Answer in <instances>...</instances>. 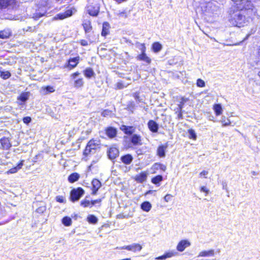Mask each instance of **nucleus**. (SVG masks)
<instances>
[{"label":"nucleus","mask_w":260,"mask_h":260,"mask_svg":"<svg viewBox=\"0 0 260 260\" xmlns=\"http://www.w3.org/2000/svg\"><path fill=\"white\" fill-rule=\"evenodd\" d=\"M253 19H248V15L244 12L241 11H237L232 16V23L233 24L239 27L243 26Z\"/></svg>","instance_id":"1"},{"label":"nucleus","mask_w":260,"mask_h":260,"mask_svg":"<svg viewBox=\"0 0 260 260\" xmlns=\"http://www.w3.org/2000/svg\"><path fill=\"white\" fill-rule=\"evenodd\" d=\"M241 2L238 8L240 9V11L244 12L248 15V19H253L256 14V9L249 1H242Z\"/></svg>","instance_id":"2"},{"label":"nucleus","mask_w":260,"mask_h":260,"mask_svg":"<svg viewBox=\"0 0 260 260\" xmlns=\"http://www.w3.org/2000/svg\"><path fill=\"white\" fill-rule=\"evenodd\" d=\"M99 142L95 140H90L87 143L83 152L84 156L87 157L95 153L96 150L99 148Z\"/></svg>","instance_id":"3"},{"label":"nucleus","mask_w":260,"mask_h":260,"mask_svg":"<svg viewBox=\"0 0 260 260\" xmlns=\"http://www.w3.org/2000/svg\"><path fill=\"white\" fill-rule=\"evenodd\" d=\"M84 193V191L82 188L78 187L77 188H74L71 191L70 200L73 202L77 201L81 198Z\"/></svg>","instance_id":"4"},{"label":"nucleus","mask_w":260,"mask_h":260,"mask_svg":"<svg viewBox=\"0 0 260 260\" xmlns=\"http://www.w3.org/2000/svg\"><path fill=\"white\" fill-rule=\"evenodd\" d=\"M117 249H126L129 251L133 252L140 251L142 250V246L138 243H133L129 245L124 246L121 247H117Z\"/></svg>","instance_id":"5"},{"label":"nucleus","mask_w":260,"mask_h":260,"mask_svg":"<svg viewBox=\"0 0 260 260\" xmlns=\"http://www.w3.org/2000/svg\"><path fill=\"white\" fill-rule=\"evenodd\" d=\"M190 245V243L187 240L180 241L177 245L176 249L178 251L182 252L186 248Z\"/></svg>","instance_id":"6"},{"label":"nucleus","mask_w":260,"mask_h":260,"mask_svg":"<svg viewBox=\"0 0 260 260\" xmlns=\"http://www.w3.org/2000/svg\"><path fill=\"white\" fill-rule=\"evenodd\" d=\"M100 10V8L97 5H90L87 7V11L89 14L91 16H97Z\"/></svg>","instance_id":"7"},{"label":"nucleus","mask_w":260,"mask_h":260,"mask_svg":"<svg viewBox=\"0 0 260 260\" xmlns=\"http://www.w3.org/2000/svg\"><path fill=\"white\" fill-rule=\"evenodd\" d=\"M72 10L71 9L67 10L65 12L62 13H59L56 15L54 18V20H62L66 18L69 17L72 15Z\"/></svg>","instance_id":"8"},{"label":"nucleus","mask_w":260,"mask_h":260,"mask_svg":"<svg viewBox=\"0 0 260 260\" xmlns=\"http://www.w3.org/2000/svg\"><path fill=\"white\" fill-rule=\"evenodd\" d=\"M92 194L95 195L96 194L98 190L101 188L102 184L99 180L94 179L92 181Z\"/></svg>","instance_id":"9"},{"label":"nucleus","mask_w":260,"mask_h":260,"mask_svg":"<svg viewBox=\"0 0 260 260\" xmlns=\"http://www.w3.org/2000/svg\"><path fill=\"white\" fill-rule=\"evenodd\" d=\"M118 154L119 150L115 147L110 148L108 151L109 157L111 159L115 158L118 156Z\"/></svg>","instance_id":"10"},{"label":"nucleus","mask_w":260,"mask_h":260,"mask_svg":"<svg viewBox=\"0 0 260 260\" xmlns=\"http://www.w3.org/2000/svg\"><path fill=\"white\" fill-rule=\"evenodd\" d=\"M147 176L148 173L147 172H143L136 175L134 179L138 183H143L146 180Z\"/></svg>","instance_id":"11"},{"label":"nucleus","mask_w":260,"mask_h":260,"mask_svg":"<svg viewBox=\"0 0 260 260\" xmlns=\"http://www.w3.org/2000/svg\"><path fill=\"white\" fill-rule=\"evenodd\" d=\"M167 147V145L159 146L157 149V155L160 157H165Z\"/></svg>","instance_id":"12"},{"label":"nucleus","mask_w":260,"mask_h":260,"mask_svg":"<svg viewBox=\"0 0 260 260\" xmlns=\"http://www.w3.org/2000/svg\"><path fill=\"white\" fill-rule=\"evenodd\" d=\"M121 161L125 165H129L133 160V157L129 154L122 156L120 158Z\"/></svg>","instance_id":"13"},{"label":"nucleus","mask_w":260,"mask_h":260,"mask_svg":"<svg viewBox=\"0 0 260 260\" xmlns=\"http://www.w3.org/2000/svg\"><path fill=\"white\" fill-rule=\"evenodd\" d=\"M131 142L134 145H142L141 136L138 135L134 134L131 137Z\"/></svg>","instance_id":"14"},{"label":"nucleus","mask_w":260,"mask_h":260,"mask_svg":"<svg viewBox=\"0 0 260 260\" xmlns=\"http://www.w3.org/2000/svg\"><path fill=\"white\" fill-rule=\"evenodd\" d=\"M12 35V31L9 28H5L0 31V38L5 39L9 38Z\"/></svg>","instance_id":"15"},{"label":"nucleus","mask_w":260,"mask_h":260,"mask_svg":"<svg viewBox=\"0 0 260 260\" xmlns=\"http://www.w3.org/2000/svg\"><path fill=\"white\" fill-rule=\"evenodd\" d=\"M148 126L149 129L154 133L157 132L158 130V124L153 120H149L148 123Z\"/></svg>","instance_id":"16"},{"label":"nucleus","mask_w":260,"mask_h":260,"mask_svg":"<svg viewBox=\"0 0 260 260\" xmlns=\"http://www.w3.org/2000/svg\"><path fill=\"white\" fill-rule=\"evenodd\" d=\"M80 59V57L77 56L74 58H71L69 60V65L68 66L71 68H74L77 66L78 63H79V60Z\"/></svg>","instance_id":"17"},{"label":"nucleus","mask_w":260,"mask_h":260,"mask_svg":"<svg viewBox=\"0 0 260 260\" xmlns=\"http://www.w3.org/2000/svg\"><path fill=\"white\" fill-rule=\"evenodd\" d=\"M167 167L166 166L159 163L154 164L151 168V170L153 171V173H155V171L158 169L161 170L163 171H165Z\"/></svg>","instance_id":"18"},{"label":"nucleus","mask_w":260,"mask_h":260,"mask_svg":"<svg viewBox=\"0 0 260 260\" xmlns=\"http://www.w3.org/2000/svg\"><path fill=\"white\" fill-rule=\"evenodd\" d=\"M214 253V250L213 249H210L208 251H202L200 252L198 257L213 256Z\"/></svg>","instance_id":"19"},{"label":"nucleus","mask_w":260,"mask_h":260,"mask_svg":"<svg viewBox=\"0 0 260 260\" xmlns=\"http://www.w3.org/2000/svg\"><path fill=\"white\" fill-rule=\"evenodd\" d=\"M15 3V0H0V5L3 8L12 6Z\"/></svg>","instance_id":"20"},{"label":"nucleus","mask_w":260,"mask_h":260,"mask_svg":"<svg viewBox=\"0 0 260 260\" xmlns=\"http://www.w3.org/2000/svg\"><path fill=\"white\" fill-rule=\"evenodd\" d=\"M120 129L121 131H123L125 134L128 135L132 134L135 131V129L133 126H127L124 125H122Z\"/></svg>","instance_id":"21"},{"label":"nucleus","mask_w":260,"mask_h":260,"mask_svg":"<svg viewBox=\"0 0 260 260\" xmlns=\"http://www.w3.org/2000/svg\"><path fill=\"white\" fill-rule=\"evenodd\" d=\"M151 204L147 201L142 203L141 205V209L147 212H149L151 210Z\"/></svg>","instance_id":"22"},{"label":"nucleus","mask_w":260,"mask_h":260,"mask_svg":"<svg viewBox=\"0 0 260 260\" xmlns=\"http://www.w3.org/2000/svg\"><path fill=\"white\" fill-rule=\"evenodd\" d=\"M23 162L24 160H21V162L16 167L10 169L7 172V173L13 174L17 172L19 170H20L22 168V166L23 165Z\"/></svg>","instance_id":"23"},{"label":"nucleus","mask_w":260,"mask_h":260,"mask_svg":"<svg viewBox=\"0 0 260 260\" xmlns=\"http://www.w3.org/2000/svg\"><path fill=\"white\" fill-rule=\"evenodd\" d=\"M84 75L86 77L90 78L93 77L95 73L91 68H88L84 71Z\"/></svg>","instance_id":"24"},{"label":"nucleus","mask_w":260,"mask_h":260,"mask_svg":"<svg viewBox=\"0 0 260 260\" xmlns=\"http://www.w3.org/2000/svg\"><path fill=\"white\" fill-rule=\"evenodd\" d=\"M29 96V92H23L18 97L17 100L18 101H20L21 102H25L28 99Z\"/></svg>","instance_id":"25"},{"label":"nucleus","mask_w":260,"mask_h":260,"mask_svg":"<svg viewBox=\"0 0 260 260\" xmlns=\"http://www.w3.org/2000/svg\"><path fill=\"white\" fill-rule=\"evenodd\" d=\"M79 175L77 173L71 174L68 177V180L71 183H73L77 181L79 178Z\"/></svg>","instance_id":"26"},{"label":"nucleus","mask_w":260,"mask_h":260,"mask_svg":"<svg viewBox=\"0 0 260 260\" xmlns=\"http://www.w3.org/2000/svg\"><path fill=\"white\" fill-rule=\"evenodd\" d=\"M106 134L108 137L113 138L116 135V130L113 127H109L106 130Z\"/></svg>","instance_id":"27"},{"label":"nucleus","mask_w":260,"mask_h":260,"mask_svg":"<svg viewBox=\"0 0 260 260\" xmlns=\"http://www.w3.org/2000/svg\"><path fill=\"white\" fill-rule=\"evenodd\" d=\"M213 110L217 116L221 115L223 111L220 104H215L213 106Z\"/></svg>","instance_id":"28"},{"label":"nucleus","mask_w":260,"mask_h":260,"mask_svg":"<svg viewBox=\"0 0 260 260\" xmlns=\"http://www.w3.org/2000/svg\"><path fill=\"white\" fill-rule=\"evenodd\" d=\"M83 26L85 32H89L91 30L90 22L88 20H85L83 23Z\"/></svg>","instance_id":"29"},{"label":"nucleus","mask_w":260,"mask_h":260,"mask_svg":"<svg viewBox=\"0 0 260 260\" xmlns=\"http://www.w3.org/2000/svg\"><path fill=\"white\" fill-rule=\"evenodd\" d=\"M114 14L117 17H118L119 18H126L128 16L127 13L125 10H123L122 11L119 10L116 11Z\"/></svg>","instance_id":"30"},{"label":"nucleus","mask_w":260,"mask_h":260,"mask_svg":"<svg viewBox=\"0 0 260 260\" xmlns=\"http://www.w3.org/2000/svg\"><path fill=\"white\" fill-rule=\"evenodd\" d=\"M62 223L65 226H69L72 224V220L70 217L66 216L62 218Z\"/></svg>","instance_id":"31"},{"label":"nucleus","mask_w":260,"mask_h":260,"mask_svg":"<svg viewBox=\"0 0 260 260\" xmlns=\"http://www.w3.org/2000/svg\"><path fill=\"white\" fill-rule=\"evenodd\" d=\"M138 58L140 60H143L148 63H149L151 62V59L146 55L144 52H143L141 54H140L138 56Z\"/></svg>","instance_id":"32"},{"label":"nucleus","mask_w":260,"mask_h":260,"mask_svg":"<svg viewBox=\"0 0 260 260\" xmlns=\"http://www.w3.org/2000/svg\"><path fill=\"white\" fill-rule=\"evenodd\" d=\"M87 220L89 223L92 224H95L98 222V221L97 217L93 215H89L87 218Z\"/></svg>","instance_id":"33"},{"label":"nucleus","mask_w":260,"mask_h":260,"mask_svg":"<svg viewBox=\"0 0 260 260\" xmlns=\"http://www.w3.org/2000/svg\"><path fill=\"white\" fill-rule=\"evenodd\" d=\"M152 49L155 52L160 51L162 49V46L158 42H155L152 45Z\"/></svg>","instance_id":"34"},{"label":"nucleus","mask_w":260,"mask_h":260,"mask_svg":"<svg viewBox=\"0 0 260 260\" xmlns=\"http://www.w3.org/2000/svg\"><path fill=\"white\" fill-rule=\"evenodd\" d=\"M222 124V126H227L231 124V122L228 118H226L225 116H222L221 117V119L220 120Z\"/></svg>","instance_id":"35"},{"label":"nucleus","mask_w":260,"mask_h":260,"mask_svg":"<svg viewBox=\"0 0 260 260\" xmlns=\"http://www.w3.org/2000/svg\"><path fill=\"white\" fill-rule=\"evenodd\" d=\"M189 99L184 96H181L180 99V104L178 105V108L183 109L184 104L187 102Z\"/></svg>","instance_id":"36"},{"label":"nucleus","mask_w":260,"mask_h":260,"mask_svg":"<svg viewBox=\"0 0 260 260\" xmlns=\"http://www.w3.org/2000/svg\"><path fill=\"white\" fill-rule=\"evenodd\" d=\"M162 180V177L161 175H157L151 179V182L154 184H157Z\"/></svg>","instance_id":"37"},{"label":"nucleus","mask_w":260,"mask_h":260,"mask_svg":"<svg viewBox=\"0 0 260 260\" xmlns=\"http://www.w3.org/2000/svg\"><path fill=\"white\" fill-rule=\"evenodd\" d=\"M109 25L107 23H104L103 25V30L102 31V35L106 36L108 34Z\"/></svg>","instance_id":"38"},{"label":"nucleus","mask_w":260,"mask_h":260,"mask_svg":"<svg viewBox=\"0 0 260 260\" xmlns=\"http://www.w3.org/2000/svg\"><path fill=\"white\" fill-rule=\"evenodd\" d=\"M84 81L82 78L78 79L75 81L74 86L75 87L79 88L83 85Z\"/></svg>","instance_id":"39"},{"label":"nucleus","mask_w":260,"mask_h":260,"mask_svg":"<svg viewBox=\"0 0 260 260\" xmlns=\"http://www.w3.org/2000/svg\"><path fill=\"white\" fill-rule=\"evenodd\" d=\"M167 258L172 257L178 255V252L175 250H171L165 253Z\"/></svg>","instance_id":"40"},{"label":"nucleus","mask_w":260,"mask_h":260,"mask_svg":"<svg viewBox=\"0 0 260 260\" xmlns=\"http://www.w3.org/2000/svg\"><path fill=\"white\" fill-rule=\"evenodd\" d=\"M42 89L45 92V93L53 92L55 91L54 87L50 86L42 87Z\"/></svg>","instance_id":"41"},{"label":"nucleus","mask_w":260,"mask_h":260,"mask_svg":"<svg viewBox=\"0 0 260 260\" xmlns=\"http://www.w3.org/2000/svg\"><path fill=\"white\" fill-rule=\"evenodd\" d=\"M188 133L189 135V138L190 139H192L193 140H196L197 135L193 129H190L188 131Z\"/></svg>","instance_id":"42"},{"label":"nucleus","mask_w":260,"mask_h":260,"mask_svg":"<svg viewBox=\"0 0 260 260\" xmlns=\"http://www.w3.org/2000/svg\"><path fill=\"white\" fill-rule=\"evenodd\" d=\"M1 77L4 79H7L11 76V74L8 71L1 72Z\"/></svg>","instance_id":"43"},{"label":"nucleus","mask_w":260,"mask_h":260,"mask_svg":"<svg viewBox=\"0 0 260 260\" xmlns=\"http://www.w3.org/2000/svg\"><path fill=\"white\" fill-rule=\"evenodd\" d=\"M45 13L37 12L32 15V17L37 20L44 15Z\"/></svg>","instance_id":"44"},{"label":"nucleus","mask_w":260,"mask_h":260,"mask_svg":"<svg viewBox=\"0 0 260 260\" xmlns=\"http://www.w3.org/2000/svg\"><path fill=\"white\" fill-rule=\"evenodd\" d=\"M81 205L84 207H87L91 205V202L88 200H84L81 202Z\"/></svg>","instance_id":"45"},{"label":"nucleus","mask_w":260,"mask_h":260,"mask_svg":"<svg viewBox=\"0 0 260 260\" xmlns=\"http://www.w3.org/2000/svg\"><path fill=\"white\" fill-rule=\"evenodd\" d=\"M176 113L177 114V118L178 119H182L183 118L182 109L178 108L176 111Z\"/></svg>","instance_id":"46"},{"label":"nucleus","mask_w":260,"mask_h":260,"mask_svg":"<svg viewBox=\"0 0 260 260\" xmlns=\"http://www.w3.org/2000/svg\"><path fill=\"white\" fill-rule=\"evenodd\" d=\"M56 201L58 202L64 203L66 202L65 198L61 196H58L56 197Z\"/></svg>","instance_id":"47"},{"label":"nucleus","mask_w":260,"mask_h":260,"mask_svg":"<svg viewBox=\"0 0 260 260\" xmlns=\"http://www.w3.org/2000/svg\"><path fill=\"white\" fill-rule=\"evenodd\" d=\"M197 85L198 87H203L205 86V82L203 80H202L201 79H199L197 80Z\"/></svg>","instance_id":"48"},{"label":"nucleus","mask_w":260,"mask_h":260,"mask_svg":"<svg viewBox=\"0 0 260 260\" xmlns=\"http://www.w3.org/2000/svg\"><path fill=\"white\" fill-rule=\"evenodd\" d=\"M46 210V207L45 206H40L36 209V212L39 213H42Z\"/></svg>","instance_id":"49"},{"label":"nucleus","mask_w":260,"mask_h":260,"mask_svg":"<svg viewBox=\"0 0 260 260\" xmlns=\"http://www.w3.org/2000/svg\"><path fill=\"white\" fill-rule=\"evenodd\" d=\"M111 114H112V112L109 110H105L102 113V115L104 117L110 116L111 115Z\"/></svg>","instance_id":"50"},{"label":"nucleus","mask_w":260,"mask_h":260,"mask_svg":"<svg viewBox=\"0 0 260 260\" xmlns=\"http://www.w3.org/2000/svg\"><path fill=\"white\" fill-rule=\"evenodd\" d=\"M31 118L30 117H25L23 118V121L24 123L28 124L31 121Z\"/></svg>","instance_id":"51"},{"label":"nucleus","mask_w":260,"mask_h":260,"mask_svg":"<svg viewBox=\"0 0 260 260\" xmlns=\"http://www.w3.org/2000/svg\"><path fill=\"white\" fill-rule=\"evenodd\" d=\"M124 87H125V86L122 82H118L116 84V88L117 89H122Z\"/></svg>","instance_id":"52"},{"label":"nucleus","mask_w":260,"mask_h":260,"mask_svg":"<svg viewBox=\"0 0 260 260\" xmlns=\"http://www.w3.org/2000/svg\"><path fill=\"white\" fill-rule=\"evenodd\" d=\"M172 196L170 194H167L164 197V200L166 202H168L171 200Z\"/></svg>","instance_id":"53"},{"label":"nucleus","mask_w":260,"mask_h":260,"mask_svg":"<svg viewBox=\"0 0 260 260\" xmlns=\"http://www.w3.org/2000/svg\"><path fill=\"white\" fill-rule=\"evenodd\" d=\"M101 199L95 200H93V201H91V207L94 205L96 203H101Z\"/></svg>","instance_id":"54"},{"label":"nucleus","mask_w":260,"mask_h":260,"mask_svg":"<svg viewBox=\"0 0 260 260\" xmlns=\"http://www.w3.org/2000/svg\"><path fill=\"white\" fill-rule=\"evenodd\" d=\"M201 191L206 192L207 194H208L209 192V189H208L205 186L202 187L201 188Z\"/></svg>","instance_id":"55"},{"label":"nucleus","mask_w":260,"mask_h":260,"mask_svg":"<svg viewBox=\"0 0 260 260\" xmlns=\"http://www.w3.org/2000/svg\"><path fill=\"white\" fill-rule=\"evenodd\" d=\"M80 44L83 46H86L88 45V42L85 40H82L80 41Z\"/></svg>","instance_id":"56"},{"label":"nucleus","mask_w":260,"mask_h":260,"mask_svg":"<svg viewBox=\"0 0 260 260\" xmlns=\"http://www.w3.org/2000/svg\"><path fill=\"white\" fill-rule=\"evenodd\" d=\"M208 174V172L206 171H203L202 172L200 173V175L201 177L202 176H205L207 175Z\"/></svg>","instance_id":"57"},{"label":"nucleus","mask_w":260,"mask_h":260,"mask_svg":"<svg viewBox=\"0 0 260 260\" xmlns=\"http://www.w3.org/2000/svg\"><path fill=\"white\" fill-rule=\"evenodd\" d=\"M167 257H166V255L165 254H164L162 256H158V257H156V259H166Z\"/></svg>","instance_id":"58"},{"label":"nucleus","mask_w":260,"mask_h":260,"mask_svg":"<svg viewBox=\"0 0 260 260\" xmlns=\"http://www.w3.org/2000/svg\"><path fill=\"white\" fill-rule=\"evenodd\" d=\"M36 30V27H34L33 28L31 27H28V28L26 29V31H35Z\"/></svg>","instance_id":"59"},{"label":"nucleus","mask_w":260,"mask_h":260,"mask_svg":"<svg viewBox=\"0 0 260 260\" xmlns=\"http://www.w3.org/2000/svg\"><path fill=\"white\" fill-rule=\"evenodd\" d=\"M79 73L77 72L76 73H74L72 75V77L73 79H75L77 76H78L79 75Z\"/></svg>","instance_id":"60"},{"label":"nucleus","mask_w":260,"mask_h":260,"mask_svg":"<svg viewBox=\"0 0 260 260\" xmlns=\"http://www.w3.org/2000/svg\"><path fill=\"white\" fill-rule=\"evenodd\" d=\"M233 1L235 2V3H237V2H242L243 0H232Z\"/></svg>","instance_id":"61"},{"label":"nucleus","mask_w":260,"mask_h":260,"mask_svg":"<svg viewBox=\"0 0 260 260\" xmlns=\"http://www.w3.org/2000/svg\"><path fill=\"white\" fill-rule=\"evenodd\" d=\"M213 118H214L213 116H210V117H209V119L210 120L214 121Z\"/></svg>","instance_id":"62"},{"label":"nucleus","mask_w":260,"mask_h":260,"mask_svg":"<svg viewBox=\"0 0 260 260\" xmlns=\"http://www.w3.org/2000/svg\"><path fill=\"white\" fill-rule=\"evenodd\" d=\"M258 56L259 57H260V47L258 49Z\"/></svg>","instance_id":"63"},{"label":"nucleus","mask_w":260,"mask_h":260,"mask_svg":"<svg viewBox=\"0 0 260 260\" xmlns=\"http://www.w3.org/2000/svg\"><path fill=\"white\" fill-rule=\"evenodd\" d=\"M18 104H19V105H22V103L21 102V103H20V102H18Z\"/></svg>","instance_id":"64"}]
</instances>
